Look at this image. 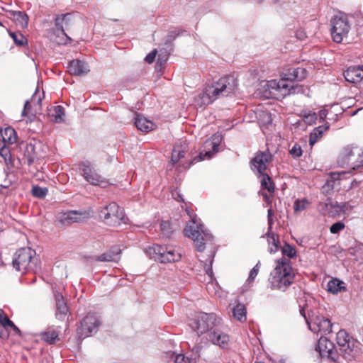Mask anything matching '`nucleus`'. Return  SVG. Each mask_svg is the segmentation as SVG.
<instances>
[{
    "instance_id": "obj_29",
    "label": "nucleus",
    "mask_w": 363,
    "mask_h": 363,
    "mask_svg": "<svg viewBox=\"0 0 363 363\" xmlns=\"http://www.w3.org/2000/svg\"><path fill=\"white\" fill-rule=\"evenodd\" d=\"M121 253V250H117L116 251L111 250L97 256L95 259L98 262H117L119 259L118 255Z\"/></svg>"
},
{
    "instance_id": "obj_44",
    "label": "nucleus",
    "mask_w": 363,
    "mask_h": 363,
    "mask_svg": "<svg viewBox=\"0 0 363 363\" xmlns=\"http://www.w3.org/2000/svg\"><path fill=\"white\" fill-rule=\"evenodd\" d=\"M0 156L4 159L6 164L11 162V154L8 145L5 147H1Z\"/></svg>"
},
{
    "instance_id": "obj_7",
    "label": "nucleus",
    "mask_w": 363,
    "mask_h": 363,
    "mask_svg": "<svg viewBox=\"0 0 363 363\" xmlns=\"http://www.w3.org/2000/svg\"><path fill=\"white\" fill-rule=\"evenodd\" d=\"M330 23L333 40L337 43H342L345 38H347L350 30L347 16L343 13L336 15L331 19Z\"/></svg>"
},
{
    "instance_id": "obj_46",
    "label": "nucleus",
    "mask_w": 363,
    "mask_h": 363,
    "mask_svg": "<svg viewBox=\"0 0 363 363\" xmlns=\"http://www.w3.org/2000/svg\"><path fill=\"white\" fill-rule=\"evenodd\" d=\"M308 204L309 203L306 199L297 200L294 203V211L296 212L302 211L306 208Z\"/></svg>"
},
{
    "instance_id": "obj_2",
    "label": "nucleus",
    "mask_w": 363,
    "mask_h": 363,
    "mask_svg": "<svg viewBox=\"0 0 363 363\" xmlns=\"http://www.w3.org/2000/svg\"><path fill=\"white\" fill-rule=\"evenodd\" d=\"M238 88L237 79L231 75L220 78L211 85L206 86L201 94L202 104L208 105L220 97L228 96L233 94Z\"/></svg>"
},
{
    "instance_id": "obj_19",
    "label": "nucleus",
    "mask_w": 363,
    "mask_h": 363,
    "mask_svg": "<svg viewBox=\"0 0 363 363\" xmlns=\"http://www.w3.org/2000/svg\"><path fill=\"white\" fill-rule=\"evenodd\" d=\"M67 68L71 75L75 76L85 75L89 72L88 65L84 61L79 60L69 61Z\"/></svg>"
},
{
    "instance_id": "obj_17",
    "label": "nucleus",
    "mask_w": 363,
    "mask_h": 363,
    "mask_svg": "<svg viewBox=\"0 0 363 363\" xmlns=\"http://www.w3.org/2000/svg\"><path fill=\"white\" fill-rule=\"evenodd\" d=\"M208 340L216 345L219 346L221 348H226L228 346L230 342V337L228 334L223 331L214 328L208 333Z\"/></svg>"
},
{
    "instance_id": "obj_30",
    "label": "nucleus",
    "mask_w": 363,
    "mask_h": 363,
    "mask_svg": "<svg viewBox=\"0 0 363 363\" xmlns=\"http://www.w3.org/2000/svg\"><path fill=\"white\" fill-rule=\"evenodd\" d=\"M329 128L328 125H323L316 127L311 133L309 137V144L313 145L318 140L322 137L323 133Z\"/></svg>"
},
{
    "instance_id": "obj_64",
    "label": "nucleus",
    "mask_w": 363,
    "mask_h": 363,
    "mask_svg": "<svg viewBox=\"0 0 363 363\" xmlns=\"http://www.w3.org/2000/svg\"><path fill=\"white\" fill-rule=\"evenodd\" d=\"M319 116L321 119L324 120L327 116V113L325 110H320L319 111Z\"/></svg>"
},
{
    "instance_id": "obj_50",
    "label": "nucleus",
    "mask_w": 363,
    "mask_h": 363,
    "mask_svg": "<svg viewBox=\"0 0 363 363\" xmlns=\"http://www.w3.org/2000/svg\"><path fill=\"white\" fill-rule=\"evenodd\" d=\"M41 101H42V98H41L40 94L38 93V88L37 87L35 91L34 92V94H33V96H32V97L30 99V101L34 105H37V106H41Z\"/></svg>"
},
{
    "instance_id": "obj_5",
    "label": "nucleus",
    "mask_w": 363,
    "mask_h": 363,
    "mask_svg": "<svg viewBox=\"0 0 363 363\" xmlns=\"http://www.w3.org/2000/svg\"><path fill=\"white\" fill-rule=\"evenodd\" d=\"M220 320L215 313H199L195 318L190 320L189 326L199 336L205 333H209L220 324Z\"/></svg>"
},
{
    "instance_id": "obj_49",
    "label": "nucleus",
    "mask_w": 363,
    "mask_h": 363,
    "mask_svg": "<svg viewBox=\"0 0 363 363\" xmlns=\"http://www.w3.org/2000/svg\"><path fill=\"white\" fill-rule=\"evenodd\" d=\"M345 224L340 221L335 223L333 224L330 228V230L332 233L335 234L339 233L340 230L344 229Z\"/></svg>"
},
{
    "instance_id": "obj_54",
    "label": "nucleus",
    "mask_w": 363,
    "mask_h": 363,
    "mask_svg": "<svg viewBox=\"0 0 363 363\" xmlns=\"http://www.w3.org/2000/svg\"><path fill=\"white\" fill-rule=\"evenodd\" d=\"M180 34L179 31L177 29H174L173 30L169 31L168 35L167 36L166 43H169L174 39H175Z\"/></svg>"
},
{
    "instance_id": "obj_21",
    "label": "nucleus",
    "mask_w": 363,
    "mask_h": 363,
    "mask_svg": "<svg viewBox=\"0 0 363 363\" xmlns=\"http://www.w3.org/2000/svg\"><path fill=\"white\" fill-rule=\"evenodd\" d=\"M346 81L352 84H357L363 79V66L350 67L344 72Z\"/></svg>"
},
{
    "instance_id": "obj_33",
    "label": "nucleus",
    "mask_w": 363,
    "mask_h": 363,
    "mask_svg": "<svg viewBox=\"0 0 363 363\" xmlns=\"http://www.w3.org/2000/svg\"><path fill=\"white\" fill-rule=\"evenodd\" d=\"M259 177H262L261 186L262 189H267L269 193H274L275 190V185L272 178L267 173L259 174Z\"/></svg>"
},
{
    "instance_id": "obj_1",
    "label": "nucleus",
    "mask_w": 363,
    "mask_h": 363,
    "mask_svg": "<svg viewBox=\"0 0 363 363\" xmlns=\"http://www.w3.org/2000/svg\"><path fill=\"white\" fill-rule=\"evenodd\" d=\"M219 144L213 140H206L204 143L205 148L211 147L212 150H207L205 152H200L199 155L194 158L186 160V155L189 150L188 143L185 140H179L174 145L170 162L172 166L179 164L183 169H189L192 164L200 161L211 159L214 153L218 151Z\"/></svg>"
},
{
    "instance_id": "obj_35",
    "label": "nucleus",
    "mask_w": 363,
    "mask_h": 363,
    "mask_svg": "<svg viewBox=\"0 0 363 363\" xmlns=\"http://www.w3.org/2000/svg\"><path fill=\"white\" fill-rule=\"evenodd\" d=\"M64 108L61 106H55L50 112V116L55 123H61L64 121Z\"/></svg>"
},
{
    "instance_id": "obj_32",
    "label": "nucleus",
    "mask_w": 363,
    "mask_h": 363,
    "mask_svg": "<svg viewBox=\"0 0 363 363\" xmlns=\"http://www.w3.org/2000/svg\"><path fill=\"white\" fill-rule=\"evenodd\" d=\"M41 340H44L49 345H53L59 339V333L55 330L44 331L40 333Z\"/></svg>"
},
{
    "instance_id": "obj_15",
    "label": "nucleus",
    "mask_w": 363,
    "mask_h": 363,
    "mask_svg": "<svg viewBox=\"0 0 363 363\" xmlns=\"http://www.w3.org/2000/svg\"><path fill=\"white\" fill-rule=\"evenodd\" d=\"M267 85L269 88L281 91L283 96L295 94L298 92L301 89L298 85L294 86L292 82L286 80L282 77L278 82L276 80L268 82Z\"/></svg>"
},
{
    "instance_id": "obj_10",
    "label": "nucleus",
    "mask_w": 363,
    "mask_h": 363,
    "mask_svg": "<svg viewBox=\"0 0 363 363\" xmlns=\"http://www.w3.org/2000/svg\"><path fill=\"white\" fill-rule=\"evenodd\" d=\"M149 250L153 258L162 263L177 262L181 258L180 253L172 246L154 245Z\"/></svg>"
},
{
    "instance_id": "obj_60",
    "label": "nucleus",
    "mask_w": 363,
    "mask_h": 363,
    "mask_svg": "<svg viewBox=\"0 0 363 363\" xmlns=\"http://www.w3.org/2000/svg\"><path fill=\"white\" fill-rule=\"evenodd\" d=\"M268 218V224H269V228H268V231L267 233H266V236H269V233H273L272 232V225L274 223V220L272 219V217H270V218Z\"/></svg>"
},
{
    "instance_id": "obj_8",
    "label": "nucleus",
    "mask_w": 363,
    "mask_h": 363,
    "mask_svg": "<svg viewBox=\"0 0 363 363\" xmlns=\"http://www.w3.org/2000/svg\"><path fill=\"white\" fill-rule=\"evenodd\" d=\"M184 235L194 240L199 252H203L206 248V242L213 240V235L203 230V225L195 227L188 224L184 229Z\"/></svg>"
},
{
    "instance_id": "obj_42",
    "label": "nucleus",
    "mask_w": 363,
    "mask_h": 363,
    "mask_svg": "<svg viewBox=\"0 0 363 363\" xmlns=\"http://www.w3.org/2000/svg\"><path fill=\"white\" fill-rule=\"evenodd\" d=\"M282 254L289 258H294L296 256V251L294 247L286 243L281 249Z\"/></svg>"
},
{
    "instance_id": "obj_63",
    "label": "nucleus",
    "mask_w": 363,
    "mask_h": 363,
    "mask_svg": "<svg viewBox=\"0 0 363 363\" xmlns=\"http://www.w3.org/2000/svg\"><path fill=\"white\" fill-rule=\"evenodd\" d=\"M340 207H342V213H345V211L348 209V204L347 203H340Z\"/></svg>"
},
{
    "instance_id": "obj_41",
    "label": "nucleus",
    "mask_w": 363,
    "mask_h": 363,
    "mask_svg": "<svg viewBox=\"0 0 363 363\" xmlns=\"http://www.w3.org/2000/svg\"><path fill=\"white\" fill-rule=\"evenodd\" d=\"M330 217H335L337 216L340 215L342 213V207H340V203L337 201H333L331 199V203H330Z\"/></svg>"
},
{
    "instance_id": "obj_23",
    "label": "nucleus",
    "mask_w": 363,
    "mask_h": 363,
    "mask_svg": "<svg viewBox=\"0 0 363 363\" xmlns=\"http://www.w3.org/2000/svg\"><path fill=\"white\" fill-rule=\"evenodd\" d=\"M35 149V145L31 143L26 144L22 158L24 164L30 166L34 162L35 160L38 158V153Z\"/></svg>"
},
{
    "instance_id": "obj_18",
    "label": "nucleus",
    "mask_w": 363,
    "mask_h": 363,
    "mask_svg": "<svg viewBox=\"0 0 363 363\" xmlns=\"http://www.w3.org/2000/svg\"><path fill=\"white\" fill-rule=\"evenodd\" d=\"M336 339L340 350L345 354H350V352L353 350L354 343L351 341L349 334L345 330H340L337 333Z\"/></svg>"
},
{
    "instance_id": "obj_9",
    "label": "nucleus",
    "mask_w": 363,
    "mask_h": 363,
    "mask_svg": "<svg viewBox=\"0 0 363 363\" xmlns=\"http://www.w3.org/2000/svg\"><path fill=\"white\" fill-rule=\"evenodd\" d=\"M300 313L304 317L309 329L312 332H322L325 335L332 333L333 324L328 318L320 315H315L313 311H311V314L309 313L307 317L303 309H301Z\"/></svg>"
},
{
    "instance_id": "obj_11",
    "label": "nucleus",
    "mask_w": 363,
    "mask_h": 363,
    "mask_svg": "<svg viewBox=\"0 0 363 363\" xmlns=\"http://www.w3.org/2000/svg\"><path fill=\"white\" fill-rule=\"evenodd\" d=\"M272 159L273 155L269 150L257 151L250 162L252 170L253 172L256 171L258 175L266 173L265 172L272 162Z\"/></svg>"
},
{
    "instance_id": "obj_20",
    "label": "nucleus",
    "mask_w": 363,
    "mask_h": 363,
    "mask_svg": "<svg viewBox=\"0 0 363 363\" xmlns=\"http://www.w3.org/2000/svg\"><path fill=\"white\" fill-rule=\"evenodd\" d=\"M56 303L55 317L60 320H64L69 314V308L65 298L60 293L55 294Z\"/></svg>"
},
{
    "instance_id": "obj_16",
    "label": "nucleus",
    "mask_w": 363,
    "mask_h": 363,
    "mask_svg": "<svg viewBox=\"0 0 363 363\" xmlns=\"http://www.w3.org/2000/svg\"><path fill=\"white\" fill-rule=\"evenodd\" d=\"M89 218L86 211H69L60 213L58 216L59 222L64 225H69L74 223H81Z\"/></svg>"
},
{
    "instance_id": "obj_25",
    "label": "nucleus",
    "mask_w": 363,
    "mask_h": 363,
    "mask_svg": "<svg viewBox=\"0 0 363 363\" xmlns=\"http://www.w3.org/2000/svg\"><path fill=\"white\" fill-rule=\"evenodd\" d=\"M135 118V125L138 130L143 132H149L154 128L155 124L145 118L141 114L136 113Z\"/></svg>"
},
{
    "instance_id": "obj_40",
    "label": "nucleus",
    "mask_w": 363,
    "mask_h": 363,
    "mask_svg": "<svg viewBox=\"0 0 363 363\" xmlns=\"http://www.w3.org/2000/svg\"><path fill=\"white\" fill-rule=\"evenodd\" d=\"M48 192V189L45 187L43 188L38 185L33 186V187H32L33 196L35 197L39 198V199H43V198L45 197Z\"/></svg>"
},
{
    "instance_id": "obj_4",
    "label": "nucleus",
    "mask_w": 363,
    "mask_h": 363,
    "mask_svg": "<svg viewBox=\"0 0 363 363\" xmlns=\"http://www.w3.org/2000/svg\"><path fill=\"white\" fill-rule=\"evenodd\" d=\"M38 262L35 250L30 247H23L15 253L12 264L16 271L26 273L38 269L40 267Z\"/></svg>"
},
{
    "instance_id": "obj_3",
    "label": "nucleus",
    "mask_w": 363,
    "mask_h": 363,
    "mask_svg": "<svg viewBox=\"0 0 363 363\" xmlns=\"http://www.w3.org/2000/svg\"><path fill=\"white\" fill-rule=\"evenodd\" d=\"M295 272L291 264V261L281 257L276 262V267L271 272L269 281L272 289L285 291L294 282Z\"/></svg>"
},
{
    "instance_id": "obj_38",
    "label": "nucleus",
    "mask_w": 363,
    "mask_h": 363,
    "mask_svg": "<svg viewBox=\"0 0 363 363\" xmlns=\"http://www.w3.org/2000/svg\"><path fill=\"white\" fill-rule=\"evenodd\" d=\"M268 238L269 245H271L269 248L270 253H274L279 250V238L274 233H269Z\"/></svg>"
},
{
    "instance_id": "obj_59",
    "label": "nucleus",
    "mask_w": 363,
    "mask_h": 363,
    "mask_svg": "<svg viewBox=\"0 0 363 363\" xmlns=\"http://www.w3.org/2000/svg\"><path fill=\"white\" fill-rule=\"evenodd\" d=\"M357 164L353 167L354 169H358L359 167H363V152L359 155V160Z\"/></svg>"
},
{
    "instance_id": "obj_36",
    "label": "nucleus",
    "mask_w": 363,
    "mask_h": 363,
    "mask_svg": "<svg viewBox=\"0 0 363 363\" xmlns=\"http://www.w3.org/2000/svg\"><path fill=\"white\" fill-rule=\"evenodd\" d=\"M160 230L162 235L167 238H170L174 233L171 223L167 220H162L160 223Z\"/></svg>"
},
{
    "instance_id": "obj_51",
    "label": "nucleus",
    "mask_w": 363,
    "mask_h": 363,
    "mask_svg": "<svg viewBox=\"0 0 363 363\" xmlns=\"http://www.w3.org/2000/svg\"><path fill=\"white\" fill-rule=\"evenodd\" d=\"M317 120V115L315 113H309L304 116V121L308 125H313Z\"/></svg>"
},
{
    "instance_id": "obj_58",
    "label": "nucleus",
    "mask_w": 363,
    "mask_h": 363,
    "mask_svg": "<svg viewBox=\"0 0 363 363\" xmlns=\"http://www.w3.org/2000/svg\"><path fill=\"white\" fill-rule=\"evenodd\" d=\"M8 318L7 316L4 315V311L0 309V325H3L4 319ZM6 335L0 330V337H5Z\"/></svg>"
},
{
    "instance_id": "obj_14",
    "label": "nucleus",
    "mask_w": 363,
    "mask_h": 363,
    "mask_svg": "<svg viewBox=\"0 0 363 363\" xmlns=\"http://www.w3.org/2000/svg\"><path fill=\"white\" fill-rule=\"evenodd\" d=\"M334 344L328 340L326 337L321 336L316 346L315 350L319 352L320 356L327 357L335 363H340L338 362V357L336 351L334 350Z\"/></svg>"
},
{
    "instance_id": "obj_55",
    "label": "nucleus",
    "mask_w": 363,
    "mask_h": 363,
    "mask_svg": "<svg viewBox=\"0 0 363 363\" xmlns=\"http://www.w3.org/2000/svg\"><path fill=\"white\" fill-rule=\"evenodd\" d=\"M157 50L155 49L152 51H151L145 58V60L146 62L151 64L154 62L156 55H157Z\"/></svg>"
},
{
    "instance_id": "obj_57",
    "label": "nucleus",
    "mask_w": 363,
    "mask_h": 363,
    "mask_svg": "<svg viewBox=\"0 0 363 363\" xmlns=\"http://www.w3.org/2000/svg\"><path fill=\"white\" fill-rule=\"evenodd\" d=\"M173 198L180 202H183L184 200L183 199V196L180 194V192L177 190L172 191V193Z\"/></svg>"
},
{
    "instance_id": "obj_45",
    "label": "nucleus",
    "mask_w": 363,
    "mask_h": 363,
    "mask_svg": "<svg viewBox=\"0 0 363 363\" xmlns=\"http://www.w3.org/2000/svg\"><path fill=\"white\" fill-rule=\"evenodd\" d=\"M307 71L303 67H295V81H301L306 77Z\"/></svg>"
},
{
    "instance_id": "obj_37",
    "label": "nucleus",
    "mask_w": 363,
    "mask_h": 363,
    "mask_svg": "<svg viewBox=\"0 0 363 363\" xmlns=\"http://www.w3.org/2000/svg\"><path fill=\"white\" fill-rule=\"evenodd\" d=\"M330 203L331 198H327L325 200L320 201L318 205V209L320 213L324 216H330Z\"/></svg>"
},
{
    "instance_id": "obj_26",
    "label": "nucleus",
    "mask_w": 363,
    "mask_h": 363,
    "mask_svg": "<svg viewBox=\"0 0 363 363\" xmlns=\"http://www.w3.org/2000/svg\"><path fill=\"white\" fill-rule=\"evenodd\" d=\"M9 13L10 15L9 18L21 28H25L28 26V16L25 12L20 11H11Z\"/></svg>"
},
{
    "instance_id": "obj_31",
    "label": "nucleus",
    "mask_w": 363,
    "mask_h": 363,
    "mask_svg": "<svg viewBox=\"0 0 363 363\" xmlns=\"http://www.w3.org/2000/svg\"><path fill=\"white\" fill-rule=\"evenodd\" d=\"M247 310L244 304L238 303L233 309V315L235 318L240 322L246 320Z\"/></svg>"
},
{
    "instance_id": "obj_6",
    "label": "nucleus",
    "mask_w": 363,
    "mask_h": 363,
    "mask_svg": "<svg viewBox=\"0 0 363 363\" xmlns=\"http://www.w3.org/2000/svg\"><path fill=\"white\" fill-rule=\"evenodd\" d=\"M99 217L108 225L118 226L126 223L124 211L116 203L111 202L104 206L99 211Z\"/></svg>"
},
{
    "instance_id": "obj_34",
    "label": "nucleus",
    "mask_w": 363,
    "mask_h": 363,
    "mask_svg": "<svg viewBox=\"0 0 363 363\" xmlns=\"http://www.w3.org/2000/svg\"><path fill=\"white\" fill-rule=\"evenodd\" d=\"M1 136L4 142L13 144L16 141V131L13 128L8 127L1 132Z\"/></svg>"
},
{
    "instance_id": "obj_39",
    "label": "nucleus",
    "mask_w": 363,
    "mask_h": 363,
    "mask_svg": "<svg viewBox=\"0 0 363 363\" xmlns=\"http://www.w3.org/2000/svg\"><path fill=\"white\" fill-rule=\"evenodd\" d=\"M9 35L18 46H22L27 44L26 38L21 33L9 32Z\"/></svg>"
},
{
    "instance_id": "obj_24",
    "label": "nucleus",
    "mask_w": 363,
    "mask_h": 363,
    "mask_svg": "<svg viewBox=\"0 0 363 363\" xmlns=\"http://www.w3.org/2000/svg\"><path fill=\"white\" fill-rule=\"evenodd\" d=\"M72 16L69 13L62 14L57 16L55 20V26L57 31L60 32L63 35H65L67 38L71 40L70 38L67 35L64 29V23L67 28L69 22L71 21Z\"/></svg>"
},
{
    "instance_id": "obj_27",
    "label": "nucleus",
    "mask_w": 363,
    "mask_h": 363,
    "mask_svg": "<svg viewBox=\"0 0 363 363\" xmlns=\"http://www.w3.org/2000/svg\"><path fill=\"white\" fill-rule=\"evenodd\" d=\"M328 291L333 294H336L341 291H345L346 287L345 283L337 279H333L328 281L327 284Z\"/></svg>"
},
{
    "instance_id": "obj_47",
    "label": "nucleus",
    "mask_w": 363,
    "mask_h": 363,
    "mask_svg": "<svg viewBox=\"0 0 363 363\" xmlns=\"http://www.w3.org/2000/svg\"><path fill=\"white\" fill-rule=\"evenodd\" d=\"M171 357L174 358V363H191V359L182 354L175 355L172 353Z\"/></svg>"
},
{
    "instance_id": "obj_62",
    "label": "nucleus",
    "mask_w": 363,
    "mask_h": 363,
    "mask_svg": "<svg viewBox=\"0 0 363 363\" xmlns=\"http://www.w3.org/2000/svg\"><path fill=\"white\" fill-rule=\"evenodd\" d=\"M167 60V55H164V56H162V54H160L158 55V59L157 60L160 62V64H162V62H165Z\"/></svg>"
},
{
    "instance_id": "obj_53",
    "label": "nucleus",
    "mask_w": 363,
    "mask_h": 363,
    "mask_svg": "<svg viewBox=\"0 0 363 363\" xmlns=\"http://www.w3.org/2000/svg\"><path fill=\"white\" fill-rule=\"evenodd\" d=\"M342 155L345 160H349L350 157L354 155V152L352 147L347 146L343 149Z\"/></svg>"
},
{
    "instance_id": "obj_43",
    "label": "nucleus",
    "mask_w": 363,
    "mask_h": 363,
    "mask_svg": "<svg viewBox=\"0 0 363 363\" xmlns=\"http://www.w3.org/2000/svg\"><path fill=\"white\" fill-rule=\"evenodd\" d=\"M286 80H289L290 82L295 81V67H289L285 69L281 75Z\"/></svg>"
},
{
    "instance_id": "obj_12",
    "label": "nucleus",
    "mask_w": 363,
    "mask_h": 363,
    "mask_svg": "<svg viewBox=\"0 0 363 363\" xmlns=\"http://www.w3.org/2000/svg\"><path fill=\"white\" fill-rule=\"evenodd\" d=\"M81 167L83 177L91 185L106 187L109 184L108 181L98 174L89 162H83Z\"/></svg>"
},
{
    "instance_id": "obj_22",
    "label": "nucleus",
    "mask_w": 363,
    "mask_h": 363,
    "mask_svg": "<svg viewBox=\"0 0 363 363\" xmlns=\"http://www.w3.org/2000/svg\"><path fill=\"white\" fill-rule=\"evenodd\" d=\"M345 174V172H330L328 175L325 184L322 187L323 193L325 194V195L330 194V191H331L333 189L335 185L336 184V182L339 183L340 176Z\"/></svg>"
},
{
    "instance_id": "obj_28",
    "label": "nucleus",
    "mask_w": 363,
    "mask_h": 363,
    "mask_svg": "<svg viewBox=\"0 0 363 363\" xmlns=\"http://www.w3.org/2000/svg\"><path fill=\"white\" fill-rule=\"evenodd\" d=\"M7 328H10L14 332V334L18 335V336H21V331L20 329L8 318L4 319L3 325H0V330L2 333H4L6 336L0 337L2 339H7L9 336V333L7 330Z\"/></svg>"
},
{
    "instance_id": "obj_56",
    "label": "nucleus",
    "mask_w": 363,
    "mask_h": 363,
    "mask_svg": "<svg viewBox=\"0 0 363 363\" xmlns=\"http://www.w3.org/2000/svg\"><path fill=\"white\" fill-rule=\"evenodd\" d=\"M31 108L30 101L29 100L26 101L23 110L22 111L23 116H27Z\"/></svg>"
},
{
    "instance_id": "obj_48",
    "label": "nucleus",
    "mask_w": 363,
    "mask_h": 363,
    "mask_svg": "<svg viewBox=\"0 0 363 363\" xmlns=\"http://www.w3.org/2000/svg\"><path fill=\"white\" fill-rule=\"evenodd\" d=\"M259 270V262L250 270V274L247 279L249 282H252L254 281L255 277H257Z\"/></svg>"
},
{
    "instance_id": "obj_61",
    "label": "nucleus",
    "mask_w": 363,
    "mask_h": 363,
    "mask_svg": "<svg viewBox=\"0 0 363 363\" xmlns=\"http://www.w3.org/2000/svg\"><path fill=\"white\" fill-rule=\"evenodd\" d=\"M262 115L264 116V118L266 119L265 122L267 123H269L272 122V118L271 115H269L268 113L263 112Z\"/></svg>"
},
{
    "instance_id": "obj_52",
    "label": "nucleus",
    "mask_w": 363,
    "mask_h": 363,
    "mask_svg": "<svg viewBox=\"0 0 363 363\" xmlns=\"http://www.w3.org/2000/svg\"><path fill=\"white\" fill-rule=\"evenodd\" d=\"M290 154L294 157H298L302 155V150L298 145H295L290 150Z\"/></svg>"
},
{
    "instance_id": "obj_13",
    "label": "nucleus",
    "mask_w": 363,
    "mask_h": 363,
    "mask_svg": "<svg viewBox=\"0 0 363 363\" xmlns=\"http://www.w3.org/2000/svg\"><path fill=\"white\" fill-rule=\"evenodd\" d=\"M100 325V321L94 313H88L81 322V326L77 330L79 337H86L96 333Z\"/></svg>"
}]
</instances>
